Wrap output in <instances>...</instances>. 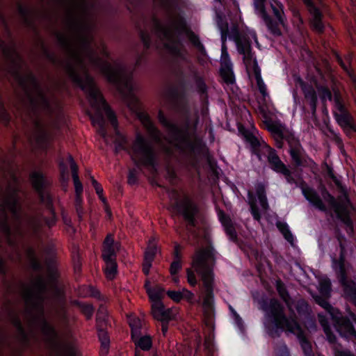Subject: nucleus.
<instances>
[{
    "label": "nucleus",
    "instance_id": "nucleus-4",
    "mask_svg": "<svg viewBox=\"0 0 356 356\" xmlns=\"http://www.w3.org/2000/svg\"><path fill=\"white\" fill-rule=\"evenodd\" d=\"M169 94L175 110L184 118V126L181 128L176 123L170 120L162 110H159L157 118L161 124L165 127L172 138L179 145L184 146L191 152H195L197 145L191 141L189 129L191 127V109L185 91H179L176 87L170 89Z\"/></svg>",
    "mask_w": 356,
    "mask_h": 356
},
{
    "label": "nucleus",
    "instance_id": "nucleus-59",
    "mask_svg": "<svg viewBox=\"0 0 356 356\" xmlns=\"http://www.w3.org/2000/svg\"><path fill=\"white\" fill-rule=\"evenodd\" d=\"M186 34L188 38V40L195 48L202 43L199 36L191 30L186 29Z\"/></svg>",
    "mask_w": 356,
    "mask_h": 356
},
{
    "label": "nucleus",
    "instance_id": "nucleus-2",
    "mask_svg": "<svg viewBox=\"0 0 356 356\" xmlns=\"http://www.w3.org/2000/svg\"><path fill=\"white\" fill-rule=\"evenodd\" d=\"M261 307L265 312L264 325L270 337H280L281 334L286 330L296 335L305 356H315L312 343L307 338L293 312L292 315L288 317L285 314L284 306L275 298L264 300Z\"/></svg>",
    "mask_w": 356,
    "mask_h": 356
},
{
    "label": "nucleus",
    "instance_id": "nucleus-37",
    "mask_svg": "<svg viewBox=\"0 0 356 356\" xmlns=\"http://www.w3.org/2000/svg\"><path fill=\"white\" fill-rule=\"evenodd\" d=\"M74 305L78 307L81 312L85 316L87 321L92 319L95 312V307L92 304L85 303L79 300L74 301Z\"/></svg>",
    "mask_w": 356,
    "mask_h": 356
},
{
    "label": "nucleus",
    "instance_id": "nucleus-1",
    "mask_svg": "<svg viewBox=\"0 0 356 356\" xmlns=\"http://www.w3.org/2000/svg\"><path fill=\"white\" fill-rule=\"evenodd\" d=\"M66 71L72 83L89 97L91 106L95 109L94 114L90 115L94 126L98 127L99 134L103 137L107 136L105 113L112 127L115 129L117 138L115 140V152L118 154L123 150L131 154V158L136 167H146L152 171H156L158 167L157 155L154 147L140 134H138L131 147L127 144V138L118 131V121L115 112L108 105L105 98L96 86L94 78L88 71L82 76L75 67L70 63L66 64Z\"/></svg>",
    "mask_w": 356,
    "mask_h": 356
},
{
    "label": "nucleus",
    "instance_id": "nucleus-14",
    "mask_svg": "<svg viewBox=\"0 0 356 356\" xmlns=\"http://www.w3.org/2000/svg\"><path fill=\"white\" fill-rule=\"evenodd\" d=\"M264 123L266 129L274 136H277L280 139L286 140L289 146V149L301 146V143L298 138L291 132L284 134V125L280 120H273L266 113L264 114Z\"/></svg>",
    "mask_w": 356,
    "mask_h": 356
},
{
    "label": "nucleus",
    "instance_id": "nucleus-21",
    "mask_svg": "<svg viewBox=\"0 0 356 356\" xmlns=\"http://www.w3.org/2000/svg\"><path fill=\"white\" fill-rule=\"evenodd\" d=\"M336 276L343 288L344 296L356 307V282L348 279L347 272L336 274Z\"/></svg>",
    "mask_w": 356,
    "mask_h": 356
},
{
    "label": "nucleus",
    "instance_id": "nucleus-3",
    "mask_svg": "<svg viewBox=\"0 0 356 356\" xmlns=\"http://www.w3.org/2000/svg\"><path fill=\"white\" fill-rule=\"evenodd\" d=\"M216 254L217 252L211 245L196 250L192 257L191 268L186 269L187 281L191 286L195 287L198 284L196 274L200 277L204 293L203 305L210 312L214 309L213 266Z\"/></svg>",
    "mask_w": 356,
    "mask_h": 356
},
{
    "label": "nucleus",
    "instance_id": "nucleus-54",
    "mask_svg": "<svg viewBox=\"0 0 356 356\" xmlns=\"http://www.w3.org/2000/svg\"><path fill=\"white\" fill-rule=\"evenodd\" d=\"M276 289L280 297L284 301H287L290 298V296L286 286L281 280L276 282Z\"/></svg>",
    "mask_w": 356,
    "mask_h": 356
},
{
    "label": "nucleus",
    "instance_id": "nucleus-40",
    "mask_svg": "<svg viewBox=\"0 0 356 356\" xmlns=\"http://www.w3.org/2000/svg\"><path fill=\"white\" fill-rule=\"evenodd\" d=\"M276 227L280 233L283 235L284 238L289 243H293V235L289 229L288 224L285 222L277 221Z\"/></svg>",
    "mask_w": 356,
    "mask_h": 356
},
{
    "label": "nucleus",
    "instance_id": "nucleus-49",
    "mask_svg": "<svg viewBox=\"0 0 356 356\" xmlns=\"http://www.w3.org/2000/svg\"><path fill=\"white\" fill-rule=\"evenodd\" d=\"M49 278L52 282V286L54 291L58 294H60L61 290L58 286L59 274L56 269L51 268L49 269Z\"/></svg>",
    "mask_w": 356,
    "mask_h": 356
},
{
    "label": "nucleus",
    "instance_id": "nucleus-31",
    "mask_svg": "<svg viewBox=\"0 0 356 356\" xmlns=\"http://www.w3.org/2000/svg\"><path fill=\"white\" fill-rule=\"evenodd\" d=\"M296 309L300 317L308 321H312V323H314L312 316L311 307L305 299H300L297 301Z\"/></svg>",
    "mask_w": 356,
    "mask_h": 356
},
{
    "label": "nucleus",
    "instance_id": "nucleus-9",
    "mask_svg": "<svg viewBox=\"0 0 356 356\" xmlns=\"http://www.w3.org/2000/svg\"><path fill=\"white\" fill-rule=\"evenodd\" d=\"M316 302L323 307L327 314L333 321L336 330L339 335L347 341L356 343V330L352 321L347 317L341 316V312L325 299L318 297Z\"/></svg>",
    "mask_w": 356,
    "mask_h": 356
},
{
    "label": "nucleus",
    "instance_id": "nucleus-38",
    "mask_svg": "<svg viewBox=\"0 0 356 356\" xmlns=\"http://www.w3.org/2000/svg\"><path fill=\"white\" fill-rule=\"evenodd\" d=\"M24 296L27 302H33L35 306L40 307L42 312H43L42 302L44 301V298L40 293L35 294L30 289H27Z\"/></svg>",
    "mask_w": 356,
    "mask_h": 356
},
{
    "label": "nucleus",
    "instance_id": "nucleus-62",
    "mask_svg": "<svg viewBox=\"0 0 356 356\" xmlns=\"http://www.w3.org/2000/svg\"><path fill=\"white\" fill-rule=\"evenodd\" d=\"M255 76H256V80H257V83L259 90L260 93L264 97H265L266 95H267L266 86L265 85V83L261 76L260 72H257L255 71Z\"/></svg>",
    "mask_w": 356,
    "mask_h": 356
},
{
    "label": "nucleus",
    "instance_id": "nucleus-8",
    "mask_svg": "<svg viewBox=\"0 0 356 356\" xmlns=\"http://www.w3.org/2000/svg\"><path fill=\"white\" fill-rule=\"evenodd\" d=\"M311 205L324 212L328 219L340 221L346 226L348 234L354 233V224L350 217L348 207L343 203L346 202L352 206V202H309Z\"/></svg>",
    "mask_w": 356,
    "mask_h": 356
},
{
    "label": "nucleus",
    "instance_id": "nucleus-16",
    "mask_svg": "<svg viewBox=\"0 0 356 356\" xmlns=\"http://www.w3.org/2000/svg\"><path fill=\"white\" fill-rule=\"evenodd\" d=\"M231 37L236 43L238 54L243 55V62L246 65H250L254 60L257 65L254 51L252 50V41L250 37L245 33L239 32L236 28L232 31Z\"/></svg>",
    "mask_w": 356,
    "mask_h": 356
},
{
    "label": "nucleus",
    "instance_id": "nucleus-39",
    "mask_svg": "<svg viewBox=\"0 0 356 356\" xmlns=\"http://www.w3.org/2000/svg\"><path fill=\"white\" fill-rule=\"evenodd\" d=\"M144 287L151 302H153L156 300L154 298V295L156 294L159 295L160 298H163L164 289L159 286L152 288L150 285V282L148 280L145 281Z\"/></svg>",
    "mask_w": 356,
    "mask_h": 356
},
{
    "label": "nucleus",
    "instance_id": "nucleus-47",
    "mask_svg": "<svg viewBox=\"0 0 356 356\" xmlns=\"http://www.w3.org/2000/svg\"><path fill=\"white\" fill-rule=\"evenodd\" d=\"M194 76L195 79V84L197 92L201 96H207V86L203 77L199 76L197 72H194Z\"/></svg>",
    "mask_w": 356,
    "mask_h": 356
},
{
    "label": "nucleus",
    "instance_id": "nucleus-36",
    "mask_svg": "<svg viewBox=\"0 0 356 356\" xmlns=\"http://www.w3.org/2000/svg\"><path fill=\"white\" fill-rule=\"evenodd\" d=\"M182 45L181 40H177L175 44L169 46L168 48L170 53L175 57L181 59L183 61L187 60V51L186 49L180 47Z\"/></svg>",
    "mask_w": 356,
    "mask_h": 356
},
{
    "label": "nucleus",
    "instance_id": "nucleus-56",
    "mask_svg": "<svg viewBox=\"0 0 356 356\" xmlns=\"http://www.w3.org/2000/svg\"><path fill=\"white\" fill-rule=\"evenodd\" d=\"M280 174L284 175L286 182L289 184H295L297 187H298L300 184V179H296L294 176L293 172H291L288 167H286L283 171H282Z\"/></svg>",
    "mask_w": 356,
    "mask_h": 356
},
{
    "label": "nucleus",
    "instance_id": "nucleus-11",
    "mask_svg": "<svg viewBox=\"0 0 356 356\" xmlns=\"http://www.w3.org/2000/svg\"><path fill=\"white\" fill-rule=\"evenodd\" d=\"M13 74L17 79L19 86L24 90L30 108L35 114H38L39 109L50 111L51 103L49 99L47 97L43 90L36 92L37 97L34 95L31 88L29 87L26 80L21 74L19 69H14Z\"/></svg>",
    "mask_w": 356,
    "mask_h": 356
},
{
    "label": "nucleus",
    "instance_id": "nucleus-58",
    "mask_svg": "<svg viewBox=\"0 0 356 356\" xmlns=\"http://www.w3.org/2000/svg\"><path fill=\"white\" fill-rule=\"evenodd\" d=\"M108 323V318L105 314H97L96 316V330H106V326Z\"/></svg>",
    "mask_w": 356,
    "mask_h": 356
},
{
    "label": "nucleus",
    "instance_id": "nucleus-63",
    "mask_svg": "<svg viewBox=\"0 0 356 356\" xmlns=\"http://www.w3.org/2000/svg\"><path fill=\"white\" fill-rule=\"evenodd\" d=\"M182 268V261L180 260H175L172 261L170 266V273L171 275L175 276Z\"/></svg>",
    "mask_w": 356,
    "mask_h": 356
},
{
    "label": "nucleus",
    "instance_id": "nucleus-48",
    "mask_svg": "<svg viewBox=\"0 0 356 356\" xmlns=\"http://www.w3.org/2000/svg\"><path fill=\"white\" fill-rule=\"evenodd\" d=\"M28 252L30 257V264L31 268L36 272L40 271L42 269V266L41 262L37 258L35 250L32 248H30Z\"/></svg>",
    "mask_w": 356,
    "mask_h": 356
},
{
    "label": "nucleus",
    "instance_id": "nucleus-22",
    "mask_svg": "<svg viewBox=\"0 0 356 356\" xmlns=\"http://www.w3.org/2000/svg\"><path fill=\"white\" fill-rule=\"evenodd\" d=\"M154 301L152 302V312L155 319L161 323H169L172 320L171 310L165 309L159 295H154Z\"/></svg>",
    "mask_w": 356,
    "mask_h": 356
},
{
    "label": "nucleus",
    "instance_id": "nucleus-44",
    "mask_svg": "<svg viewBox=\"0 0 356 356\" xmlns=\"http://www.w3.org/2000/svg\"><path fill=\"white\" fill-rule=\"evenodd\" d=\"M153 240L149 241V244L144 253L145 260L152 261L154 260L155 256L157 253L158 248L157 245L153 243Z\"/></svg>",
    "mask_w": 356,
    "mask_h": 356
},
{
    "label": "nucleus",
    "instance_id": "nucleus-17",
    "mask_svg": "<svg viewBox=\"0 0 356 356\" xmlns=\"http://www.w3.org/2000/svg\"><path fill=\"white\" fill-rule=\"evenodd\" d=\"M301 1L311 15L309 23L312 28L317 33H323L325 31V25L323 21V14L321 8L323 0Z\"/></svg>",
    "mask_w": 356,
    "mask_h": 356
},
{
    "label": "nucleus",
    "instance_id": "nucleus-30",
    "mask_svg": "<svg viewBox=\"0 0 356 356\" xmlns=\"http://www.w3.org/2000/svg\"><path fill=\"white\" fill-rule=\"evenodd\" d=\"M265 1H266V0H254V4L255 9L259 10L261 13L262 17H263L264 20L265 21V22L270 26V29H272L273 33L274 34H277L279 35L281 34V32L277 28L273 29V19H272L271 17L266 11V8H265V6H264Z\"/></svg>",
    "mask_w": 356,
    "mask_h": 356
},
{
    "label": "nucleus",
    "instance_id": "nucleus-41",
    "mask_svg": "<svg viewBox=\"0 0 356 356\" xmlns=\"http://www.w3.org/2000/svg\"><path fill=\"white\" fill-rule=\"evenodd\" d=\"M35 126L38 131V134L36 137L37 142L40 144L47 143L49 140V134L44 129L41 122L40 120H35Z\"/></svg>",
    "mask_w": 356,
    "mask_h": 356
},
{
    "label": "nucleus",
    "instance_id": "nucleus-20",
    "mask_svg": "<svg viewBox=\"0 0 356 356\" xmlns=\"http://www.w3.org/2000/svg\"><path fill=\"white\" fill-rule=\"evenodd\" d=\"M215 209L217 213L218 220L220 221L223 230L229 239L234 243H238V238L236 231L235 224L232 220L230 216L226 213L216 204H215Z\"/></svg>",
    "mask_w": 356,
    "mask_h": 356
},
{
    "label": "nucleus",
    "instance_id": "nucleus-28",
    "mask_svg": "<svg viewBox=\"0 0 356 356\" xmlns=\"http://www.w3.org/2000/svg\"><path fill=\"white\" fill-rule=\"evenodd\" d=\"M327 175L332 179L333 186L336 192L339 193V198H344V200H350L347 187L335 176L331 167L327 166Z\"/></svg>",
    "mask_w": 356,
    "mask_h": 356
},
{
    "label": "nucleus",
    "instance_id": "nucleus-19",
    "mask_svg": "<svg viewBox=\"0 0 356 356\" xmlns=\"http://www.w3.org/2000/svg\"><path fill=\"white\" fill-rule=\"evenodd\" d=\"M41 202L46 203V207L50 212V216L47 217L43 215H40L30 217V223L35 232H38L41 229L43 224L46 225L49 228H51L56 225L57 221L56 213L54 209V202L48 201Z\"/></svg>",
    "mask_w": 356,
    "mask_h": 356
},
{
    "label": "nucleus",
    "instance_id": "nucleus-43",
    "mask_svg": "<svg viewBox=\"0 0 356 356\" xmlns=\"http://www.w3.org/2000/svg\"><path fill=\"white\" fill-rule=\"evenodd\" d=\"M318 192L321 194L323 197V200H343L344 198H339V193H337V198L334 197L332 195L328 190L327 189L325 185L323 182L322 180H320L318 184Z\"/></svg>",
    "mask_w": 356,
    "mask_h": 356
},
{
    "label": "nucleus",
    "instance_id": "nucleus-25",
    "mask_svg": "<svg viewBox=\"0 0 356 356\" xmlns=\"http://www.w3.org/2000/svg\"><path fill=\"white\" fill-rule=\"evenodd\" d=\"M300 86L305 98L309 105L311 113L312 115H315L318 105L317 93L312 85H309L303 81H301Z\"/></svg>",
    "mask_w": 356,
    "mask_h": 356
},
{
    "label": "nucleus",
    "instance_id": "nucleus-46",
    "mask_svg": "<svg viewBox=\"0 0 356 356\" xmlns=\"http://www.w3.org/2000/svg\"><path fill=\"white\" fill-rule=\"evenodd\" d=\"M17 11L27 25H33V23L31 19V10L29 8L19 3L17 6Z\"/></svg>",
    "mask_w": 356,
    "mask_h": 356
},
{
    "label": "nucleus",
    "instance_id": "nucleus-5",
    "mask_svg": "<svg viewBox=\"0 0 356 356\" xmlns=\"http://www.w3.org/2000/svg\"><path fill=\"white\" fill-rule=\"evenodd\" d=\"M91 61L123 98L132 93L133 72L129 73L125 65L118 63L114 67L109 62L95 56L91 57Z\"/></svg>",
    "mask_w": 356,
    "mask_h": 356
},
{
    "label": "nucleus",
    "instance_id": "nucleus-42",
    "mask_svg": "<svg viewBox=\"0 0 356 356\" xmlns=\"http://www.w3.org/2000/svg\"><path fill=\"white\" fill-rule=\"evenodd\" d=\"M41 330L42 333L47 337H56L57 332L55 327L51 325L44 318L40 319Z\"/></svg>",
    "mask_w": 356,
    "mask_h": 356
},
{
    "label": "nucleus",
    "instance_id": "nucleus-26",
    "mask_svg": "<svg viewBox=\"0 0 356 356\" xmlns=\"http://www.w3.org/2000/svg\"><path fill=\"white\" fill-rule=\"evenodd\" d=\"M289 153L296 167H307L311 160L302 145L289 149Z\"/></svg>",
    "mask_w": 356,
    "mask_h": 356
},
{
    "label": "nucleus",
    "instance_id": "nucleus-29",
    "mask_svg": "<svg viewBox=\"0 0 356 356\" xmlns=\"http://www.w3.org/2000/svg\"><path fill=\"white\" fill-rule=\"evenodd\" d=\"M346 248L340 249L339 257H331L332 268L335 274L347 272L346 268Z\"/></svg>",
    "mask_w": 356,
    "mask_h": 356
},
{
    "label": "nucleus",
    "instance_id": "nucleus-35",
    "mask_svg": "<svg viewBox=\"0 0 356 356\" xmlns=\"http://www.w3.org/2000/svg\"><path fill=\"white\" fill-rule=\"evenodd\" d=\"M104 261L105 262L106 264V266L104 268V273L105 274L106 277L108 280H114L118 273V266L116 261V259L105 260Z\"/></svg>",
    "mask_w": 356,
    "mask_h": 356
},
{
    "label": "nucleus",
    "instance_id": "nucleus-34",
    "mask_svg": "<svg viewBox=\"0 0 356 356\" xmlns=\"http://www.w3.org/2000/svg\"><path fill=\"white\" fill-rule=\"evenodd\" d=\"M71 256L75 273H81L82 270V259L80 254V249L78 245H72Z\"/></svg>",
    "mask_w": 356,
    "mask_h": 356
},
{
    "label": "nucleus",
    "instance_id": "nucleus-61",
    "mask_svg": "<svg viewBox=\"0 0 356 356\" xmlns=\"http://www.w3.org/2000/svg\"><path fill=\"white\" fill-rule=\"evenodd\" d=\"M56 37H57V40H58L59 44L62 47L67 49H70L71 48V46H72L71 42L67 36H65V35H63L62 33H57Z\"/></svg>",
    "mask_w": 356,
    "mask_h": 356
},
{
    "label": "nucleus",
    "instance_id": "nucleus-10",
    "mask_svg": "<svg viewBox=\"0 0 356 356\" xmlns=\"http://www.w3.org/2000/svg\"><path fill=\"white\" fill-rule=\"evenodd\" d=\"M196 202H169L168 209L173 213L183 218L186 227L193 231L197 227V220H204V213Z\"/></svg>",
    "mask_w": 356,
    "mask_h": 356
},
{
    "label": "nucleus",
    "instance_id": "nucleus-64",
    "mask_svg": "<svg viewBox=\"0 0 356 356\" xmlns=\"http://www.w3.org/2000/svg\"><path fill=\"white\" fill-rule=\"evenodd\" d=\"M138 171L136 168H131L129 170L127 175V182L130 185H135L138 184Z\"/></svg>",
    "mask_w": 356,
    "mask_h": 356
},
{
    "label": "nucleus",
    "instance_id": "nucleus-12",
    "mask_svg": "<svg viewBox=\"0 0 356 356\" xmlns=\"http://www.w3.org/2000/svg\"><path fill=\"white\" fill-rule=\"evenodd\" d=\"M247 140L251 145L252 149V152L255 155H257L259 160H261V155L260 154L259 148L262 147L263 149H266L268 152L267 154V160L270 165V167L272 170L277 173H280L283 171L287 166L282 161L279 156L277 155L276 150L272 147H270L266 143H264L261 145L260 141L253 134H250L247 136Z\"/></svg>",
    "mask_w": 356,
    "mask_h": 356
},
{
    "label": "nucleus",
    "instance_id": "nucleus-51",
    "mask_svg": "<svg viewBox=\"0 0 356 356\" xmlns=\"http://www.w3.org/2000/svg\"><path fill=\"white\" fill-rule=\"evenodd\" d=\"M13 325L17 330L22 339L26 341H29L28 335L25 331V329L22 323L20 318L18 316H15L13 318Z\"/></svg>",
    "mask_w": 356,
    "mask_h": 356
},
{
    "label": "nucleus",
    "instance_id": "nucleus-18",
    "mask_svg": "<svg viewBox=\"0 0 356 356\" xmlns=\"http://www.w3.org/2000/svg\"><path fill=\"white\" fill-rule=\"evenodd\" d=\"M29 178L33 190L40 196L38 200H53L50 197L44 198V195L51 186V182L42 171H33L30 174Z\"/></svg>",
    "mask_w": 356,
    "mask_h": 356
},
{
    "label": "nucleus",
    "instance_id": "nucleus-53",
    "mask_svg": "<svg viewBox=\"0 0 356 356\" xmlns=\"http://www.w3.org/2000/svg\"><path fill=\"white\" fill-rule=\"evenodd\" d=\"M250 204V211L254 220L260 222L261 219V211L257 202H248Z\"/></svg>",
    "mask_w": 356,
    "mask_h": 356
},
{
    "label": "nucleus",
    "instance_id": "nucleus-60",
    "mask_svg": "<svg viewBox=\"0 0 356 356\" xmlns=\"http://www.w3.org/2000/svg\"><path fill=\"white\" fill-rule=\"evenodd\" d=\"M1 227L3 232L8 236L10 237L12 234L11 227L8 222V219L6 213L4 215V218L1 220Z\"/></svg>",
    "mask_w": 356,
    "mask_h": 356
},
{
    "label": "nucleus",
    "instance_id": "nucleus-33",
    "mask_svg": "<svg viewBox=\"0 0 356 356\" xmlns=\"http://www.w3.org/2000/svg\"><path fill=\"white\" fill-rule=\"evenodd\" d=\"M98 339L101 343L100 354L102 355L106 356L108 353L110 348V337L108 335L107 330H97Z\"/></svg>",
    "mask_w": 356,
    "mask_h": 356
},
{
    "label": "nucleus",
    "instance_id": "nucleus-45",
    "mask_svg": "<svg viewBox=\"0 0 356 356\" xmlns=\"http://www.w3.org/2000/svg\"><path fill=\"white\" fill-rule=\"evenodd\" d=\"M336 61L340 65V67L343 69V70L346 72V74L353 79H355V74L353 70L349 66L350 65V60H349V64L346 65L342 57L339 55V54L337 51L334 53Z\"/></svg>",
    "mask_w": 356,
    "mask_h": 356
},
{
    "label": "nucleus",
    "instance_id": "nucleus-23",
    "mask_svg": "<svg viewBox=\"0 0 356 356\" xmlns=\"http://www.w3.org/2000/svg\"><path fill=\"white\" fill-rule=\"evenodd\" d=\"M232 67L233 65L229 53L221 54L220 72L224 81L228 85L233 84L235 82Z\"/></svg>",
    "mask_w": 356,
    "mask_h": 356
},
{
    "label": "nucleus",
    "instance_id": "nucleus-50",
    "mask_svg": "<svg viewBox=\"0 0 356 356\" xmlns=\"http://www.w3.org/2000/svg\"><path fill=\"white\" fill-rule=\"evenodd\" d=\"M332 291V284L329 280H323L320 282L319 292L325 298L330 297Z\"/></svg>",
    "mask_w": 356,
    "mask_h": 356
},
{
    "label": "nucleus",
    "instance_id": "nucleus-6",
    "mask_svg": "<svg viewBox=\"0 0 356 356\" xmlns=\"http://www.w3.org/2000/svg\"><path fill=\"white\" fill-rule=\"evenodd\" d=\"M317 90L323 104L327 100L333 102L332 113L337 124L344 130L356 132V124L348 107L338 88H333V93L326 86L317 85Z\"/></svg>",
    "mask_w": 356,
    "mask_h": 356
},
{
    "label": "nucleus",
    "instance_id": "nucleus-7",
    "mask_svg": "<svg viewBox=\"0 0 356 356\" xmlns=\"http://www.w3.org/2000/svg\"><path fill=\"white\" fill-rule=\"evenodd\" d=\"M13 159L0 156V200H22L20 177Z\"/></svg>",
    "mask_w": 356,
    "mask_h": 356
},
{
    "label": "nucleus",
    "instance_id": "nucleus-52",
    "mask_svg": "<svg viewBox=\"0 0 356 356\" xmlns=\"http://www.w3.org/2000/svg\"><path fill=\"white\" fill-rule=\"evenodd\" d=\"M255 195L257 200H268L266 197V186L262 182H257L254 186Z\"/></svg>",
    "mask_w": 356,
    "mask_h": 356
},
{
    "label": "nucleus",
    "instance_id": "nucleus-55",
    "mask_svg": "<svg viewBox=\"0 0 356 356\" xmlns=\"http://www.w3.org/2000/svg\"><path fill=\"white\" fill-rule=\"evenodd\" d=\"M3 203H7L13 210V214L19 222L22 220V207L20 205L21 202H2Z\"/></svg>",
    "mask_w": 356,
    "mask_h": 356
},
{
    "label": "nucleus",
    "instance_id": "nucleus-32",
    "mask_svg": "<svg viewBox=\"0 0 356 356\" xmlns=\"http://www.w3.org/2000/svg\"><path fill=\"white\" fill-rule=\"evenodd\" d=\"M298 187L301 189L302 195L306 200H323L319 197L316 191L309 186L304 180L300 179Z\"/></svg>",
    "mask_w": 356,
    "mask_h": 356
},
{
    "label": "nucleus",
    "instance_id": "nucleus-15",
    "mask_svg": "<svg viewBox=\"0 0 356 356\" xmlns=\"http://www.w3.org/2000/svg\"><path fill=\"white\" fill-rule=\"evenodd\" d=\"M264 123L266 129L274 136H277L280 139L286 140L289 146V149L301 146V143L298 138L291 132L284 134V125L280 120H273L266 113L264 114Z\"/></svg>",
    "mask_w": 356,
    "mask_h": 356
},
{
    "label": "nucleus",
    "instance_id": "nucleus-27",
    "mask_svg": "<svg viewBox=\"0 0 356 356\" xmlns=\"http://www.w3.org/2000/svg\"><path fill=\"white\" fill-rule=\"evenodd\" d=\"M131 330V338L136 347L140 348L143 351H148L152 347V339L150 335H145L135 339L134 332L136 330H139L140 326L135 325L134 323H129Z\"/></svg>",
    "mask_w": 356,
    "mask_h": 356
},
{
    "label": "nucleus",
    "instance_id": "nucleus-13",
    "mask_svg": "<svg viewBox=\"0 0 356 356\" xmlns=\"http://www.w3.org/2000/svg\"><path fill=\"white\" fill-rule=\"evenodd\" d=\"M3 53L5 56L10 60L12 65L9 72L13 76V77L15 78L13 74V70L19 69L20 73H22L21 70L22 67V64L24 63V60L15 49H10L8 48H5L3 49ZM21 74L26 80V83L33 94L34 92L36 93L42 90L40 82L39 81L38 77L33 72L29 71L26 76H24L22 74ZM15 79L17 81L16 79Z\"/></svg>",
    "mask_w": 356,
    "mask_h": 356
},
{
    "label": "nucleus",
    "instance_id": "nucleus-57",
    "mask_svg": "<svg viewBox=\"0 0 356 356\" xmlns=\"http://www.w3.org/2000/svg\"><path fill=\"white\" fill-rule=\"evenodd\" d=\"M139 37L145 50H148L152 45V39L149 33L143 30H140Z\"/></svg>",
    "mask_w": 356,
    "mask_h": 356
},
{
    "label": "nucleus",
    "instance_id": "nucleus-24",
    "mask_svg": "<svg viewBox=\"0 0 356 356\" xmlns=\"http://www.w3.org/2000/svg\"><path fill=\"white\" fill-rule=\"evenodd\" d=\"M118 243L115 241L113 235L108 234L102 244V258L104 261L116 259Z\"/></svg>",
    "mask_w": 356,
    "mask_h": 356
}]
</instances>
